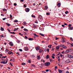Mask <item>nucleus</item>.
Wrapping results in <instances>:
<instances>
[{
  "mask_svg": "<svg viewBox=\"0 0 73 73\" xmlns=\"http://www.w3.org/2000/svg\"><path fill=\"white\" fill-rule=\"evenodd\" d=\"M38 20L39 21H41V20L42 19V16L40 15H39L38 16Z\"/></svg>",
  "mask_w": 73,
  "mask_h": 73,
  "instance_id": "nucleus-1",
  "label": "nucleus"
},
{
  "mask_svg": "<svg viewBox=\"0 0 73 73\" xmlns=\"http://www.w3.org/2000/svg\"><path fill=\"white\" fill-rule=\"evenodd\" d=\"M44 65L45 66H48L50 65V62H47L44 63Z\"/></svg>",
  "mask_w": 73,
  "mask_h": 73,
  "instance_id": "nucleus-2",
  "label": "nucleus"
},
{
  "mask_svg": "<svg viewBox=\"0 0 73 73\" xmlns=\"http://www.w3.org/2000/svg\"><path fill=\"white\" fill-rule=\"evenodd\" d=\"M59 46L60 47H62V48H64V49H66V48H67V47H66V46H65L64 45L61 44V45H59Z\"/></svg>",
  "mask_w": 73,
  "mask_h": 73,
  "instance_id": "nucleus-3",
  "label": "nucleus"
},
{
  "mask_svg": "<svg viewBox=\"0 0 73 73\" xmlns=\"http://www.w3.org/2000/svg\"><path fill=\"white\" fill-rule=\"evenodd\" d=\"M62 42L64 43V42L66 41V39L64 38H62Z\"/></svg>",
  "mask_w": 73,
  "mask_h": 73,
  "instance_id": "nucleus-4",
  "label": "nucleus"
},
{
  "mask_svg": "<svg viewBox=\"0 0 73 73\" xmlns=\"http://www.w3.org/2000/svg\"><path fill=\"white\" fill-rule=\"evenodd\" d=\"M8 62V59L7 58V61L6 62H1V64H7Z\"/></svg>",
  "mask_w": 73,
  "mask_h": 73,
  "instance_id": "nucleus-5",
  "label": "nucleus"
},
{
  "mask_svg": "<svg viewBox=\"0 0 73 73\" xmlns=\"http://www.w3.org/2000/svg\"><path fill=\"white\" fill-rule=\"evenodd\" d=\"M30 11V9L29 8H26L25 9V11L26 12H29Z\"/></svg>",
  "mask_w": 73,
  "mask_h": 73,
  "instance_id": "nucleus-6",
  "label": "nucleus"
},
{
  "mask_svg": "<svg viewBox=\"0 0 73 73\" xmlns=\"http://www.w3.org/2000/svg\"><path fill=\"white\" fill-rule=\"evenodd\" d=\"M68 57L69 58H73V56L72 55H68Z\"/></svg>",
  "mask_w": 73,
  "mask_h": 73,
  "instance_id": "nucleus-7",
  "label": "nucleus"
},
{
  "mask_svg": "<svg viewBox=\"0 0 73 73\" xmlns=\"http://www.w3.org/2000/svg\"><path fill=\"white\" fill-rule=\"evenodd\" d=\"M40 58H41V57H40V56L39 55L37 56V60H40Z\"/></svg>",
  "mask_w": 73,
  "mask_h": 73,
  "instance_id": "nucleus-8",
  "label": "nucleus"
},
{
  "mask_svg": "<svg viewBox=\"0 0 73 73\" xmlns=\"http://www.w3.org/2000/svg\"><path fill=\"white\" fill-rule=\"evenodd\" d=\"M9 45H10L11 46H13V44L12 42H10L9 43Z\"/></svg>",
  "mask_w": 73,
  "mask_h": 73,
  "instance_id": "nucleus-9",
  "label": "nucleus"
},
{
  "mask_svg": "<svg viewBox=\"0 0 73 73\" xmlns=\"http://www.w3.org/2000/svg\"><path fill=\"white\" fill-rule=\"evenodd\" d=\"M29 40H30V41H32V40H33V39L32 38H28Z\"/></svg>",
  "mask_w": 73,
  "mask_h": 73,
  "instance_id": "nucleus-10",
  "label": "nucleus"
},
{
  "mask_svg": "<svg viewBox=\"0 0 73 73\" xmlns=\"http://www.w3.org/2000/svg\"><path fill=\"white\" fill-rule=\"evenodd\" d=\"M58 70L59 71V73H61L62 72V70H61L60 69H58Z\"/></svg>",
  "mask_w": 73,
  "mask_h": 73,
  "instance_id": "nucleus-11",
  "label": "nucleus"
},
{
  "mask_svg": "<svg viewBox=\"0 0 73 73\" xmlns=\"http://www.w3.org/2000/svg\"><path fill=\"white\" fill-rule=\"evenodd\" d=\"M60 46H57L56 47V49H57V50H58V49H60Z\"/></svg>",
  "mask_w": 73,
  "mask_h": 73,
  "instance_id": "nucleus-12",
  "label": "nucleus"
},
{
  "mask_svg": "<svg viewBox=\"0 0 73 73\" xmlns=\"http://www.w3.org/2000/svg\"><path fill=\"white\" fill-rule=\"evenodd\" d=\"M49 57H50L49 56V55H48L46 56V59H48V58H49Z\"/></svg>",
  "mask_w": 73,
  "mask_h": 73,
  "instance_id": "nucleus-13",
  "label": "nucleus"
},
{
  "mask_svg": "<svg viewBox=\"0 0 73 73\" xmlns=\"http://www.w3.org/2000/svg\"><path fill=\"white\" fill-rule=\"evenodd\" d=\"M69 51H70V50H66V53H69Z\"/></svg>",
  "mask_w": 73,
  "mask_h": 73,
  "instance_id": "nucleus-14",
  "label": "nucleus"
},
{
  "mask_svg": "<svg viewBox=\"0 0 73 73\" xmlns=\"http://www.w3.org/2000/svg\"><path fill=\"white\" fill-rule=\"evenodd\" d=\"M39 49V47H38V46H37L36 48V50H38Z\"/></svg>",
  "mask_w": 73,
  "mask_h": 73,
  "instance_id": "nucleus-15",
  "label": "nucleus"
},
{
  "mask_svg": "<svg viewBox=\"0 0 73 73\" xmlns=\"http://www.w3.org/2000/svg\"><path fill=\"white\" fill-rule=\"evenodd\" d=\"M24 49H25V50L27 51L28 50V47H25Z\"/></svg>",
  "mask_w": 73,
  "mask_h": 73,
  "instance_id": "nucleus-16",
  "label": "nucleus"
},
{
  "mask_svg": "<svg viewBox=\"0 0 73 73\" xmlns=\"http://www.w3.org/2000/svg\"><path fill=\"white\" fill-rule=\"evenodd\" d=\"M61 5V4H60V3H58V7H60V5Z\"/></svg>",
  "mask_w": 73,
  "mask_h": 73,
  "instance_id": "nucleus-17",
  "label": "nucleus"
},
{
  "mask_svg": "<svg viewBox=\"0 0 73 73\" xmlns=\"http://www.w3.org/2000/svg\"><path fill=\"white\" fill-rule=\"evenodd\" d=\"M34 28H35L37 27V26L35 24H33V26Z\"/></svg>",
  "mask_w": 73,
  "mask_h": 73,
  "instance_id": "nucleus-18",
  "label": "nucleus"
},
{
  "mask_svg": "<svg viewBox=\"0 0 73 73\" xmlns=\"http://www.w3.org/2000/svg\"><path fill=\"white\" fill-rule=\"evenodd\" d=\"M8 52V54H13V53L12 52Z\"/></svg>",
  "mask_w": 73,
  "mask_h": 73,
  "instance_id": "nucleus-19",
  "label": "nucleus"
},
{
  "mask_svg": "<svg viewBox=\"0 0 73 73\" xmlns=\"http://www.w3.org/2000/svg\"><path fill=\"white\" fill-rule=\"evenodd\" d=\"M43 52V50L42 49H40L39 50V52L41 53V52Z\"/></svg>",
  "mask_w": 73,
  "mask_h": 73,
  "instance_id": "nucleus-20",
  "label": "nucleus"
},
{
  "mask_svg": "<svg viewBox=\"0 0 73 73\" xmlns=\"http://www.w3.org/2000/svg\"><path fill=\"white\" fill-rule=\"evenodd\" d=\"M17 22H18V21L17 20H15L13 21L14 23H17Z\"/></svg>",
  "mask_w": 73,
  "mask_h": 73,
  "instance_id": "nucleus-21",
  "label": "nucleus"
},
{
  "mask_svg": "<svg viewBox=\"0 0 73 73\" xmlns=\"http://www.w3.org/2000/svg\"><path fill=\"white\" fill-rule=\"evenodd\" d=\"M52 44H51L50 45H49L48 46V47L49 48H52Z\"/></svg>",
  "mask_w": 73,
  "mask_h": 73,
  "instance_id": "nucleus-22",
  "label": "nucleus"
},
{
  "mask_svg": "<svg viewBox=\"0 0 73 73\" xmlns=\"http://www.w3.org/2000/svg\"><path fill=\"white\" fill-rule=\"evenodd\" d=\"M5 52H6V53H7V52H9V50H8V49H6V50H5Z\"/></svg>",
  "mask_w": 73,
  "mask_h": 73,
  "instance_id": "nucleus-23",
  "label": "nucleus"
},
{
  "mask_svg": "<svg viewBox=\"0 0 73 73\" xmlns=\"http://www.w3.org/2000/svg\"><path fill=\"white\" fill-rule=\"evenodd\" d=\"M69 28L71 30H73V27H71Z\"/></svg>",
  "mask_w": 73,
  "mask_h": 73,
  "instance_id": "nucleus-24",
  "label": "nucleus"
},
{
  "mask_svg": "<svg viewBox=\"0 0 73 73\" xmlns=\"http://www.w3.org/2000/svg\"><path fill=\"white\" fill-rule=\"evenodd\" d=\"M24 30L25 31H26V32H27V31H28V30L26 29H24Z\"/></svg>",
  "mask_w": 73,
  "mask_h": 73,
  "instance_id": "nucleus-25",
  "label": "nucleus"
},
{
  "mask_svg": "<svg viewBox=\"0 0 73 73\" xmlns=\"http://www.w3.org/2000/svg\"><path fill=\"white\" fill-rule=\"evenodd\" d=\"M39 34L40 35H41L42 36H44V35L41 33H40Z\"/></svg>",
  "mask_w": 73,
  "mask_h": 73,
  "instance_id": "nucleus-26",
  "label": "nucleus"
},
{
  "mask_svg": "<svg viewBox=\"0 0 73 73\" xmlns=\"http://www.w3.org/2000/svg\"><path fill=\"white\" fill-rule=\"evenodd\" d=\"M31 66H33V67H34V68H35V67H36V66H35V64H32Z\"/></svg>",
  "mask_w": 73,
  "mask_h": 73,
  "instance_id": "nucleus-27",
  "label": "nucleus"
},
{
  "mask_svg": "<svg viewBox=\"0 0 73 73\" xmlns=\"http://www.w3.org/2000/svg\"><path fill=\"white\" fill-rule=\"evenodd\" d=\"M6 25H8V27H9L11 26V25H10V24L7 23H6Z\"/></svg>",
  "mask_w": 73,
  "mask_h": 73,
  "instance_id": "nucleus-28",
  "label": "nucleus"
},
{
  "mask_svg": "<svg viewBox=\"0 0 73 73\" xmlns=\"http://www.w3.org/2000/svg\"><path fill=\"white\" fill-rule=\"evenodd\" d=\"M1 30L2 31H4V29H3V28L2 27H1Z\"/></svg>",
  "mask_w": 73,
  "mask_h": 73,
  "instance_id": "nucleus-29",
  "label": "nucleus"
},
{
  "mask_svg": "<svg viewBox=\"0 0 73 73\" xmlns=\"http://www.w3.org/2000/svg\"><path fill=\"white\" fill-rule=\"evenodd\" d=\"M45 8L46 9H48V7L47 6H46L45 7Z\"/></svg>",
  "mask_w": 73,
  "mask_h": 73,
  "instance_id": "nucleus-30",
  "label": "nucleus"
},
{
  "mask_svg": "<svg viewBox=\"0 0 73 73\" xmlns=\"http://www.w3.org/2000/svg\"><path fill=\"white\" fill-rule=\"evenodd\" d=\"M31 17H34V18H35L36 17L35 16H34V15H31Z\"/></svg>",
  "mask_w": 73,
  "mask_h": 73,
  "instance_id": "nucleus-31",
  "label": "nucleus"
},
{
  "mask_svg": "<svg viewBox=\"0 0 73 73\" xmlns=\"http://www.w3.org/2000/svg\"><path fill=\"white\" fill-rule=\"evenodd\" d=\"M68 26L69 28H71V27H72V25H69Z\"/></svg>",
  "mask_w": 73,
  "mask_h": 73,
  "instance_id": "nucleus-32",
  "label": "nucleus"
},
{
  "mask_svg": "<svg viewBox=\"0 0 73 73\" xmlns=\"http://www.w3.org/2000/svg\"><path fill=\"white\" fill-rule=\"evenodd\" d=\"M68 13H69V12L67 11H66V12H65V13L66 14H68Z\"/></svg>",
  "mask_w": 73,
  "mask_h": 73,
  "instance_id": "nucleus-33",
  "label": "nucleus"
},
{
  "mask_svg": "<svg viewBox=\"0 0 73 73\" xmlns=\"http://www.w3.org/2000/svg\"><path fill=\"white\" fill-rule=\"evenodd\" d=\"M10 33H11L12 34H15V33L14 32H11Z\"/></svg>",
  "mask_w": 73,
  "mask_h": 73,
  "instance_id": "nucleus-34",
  "label": "nucleus"
},
{
  "mask_svg": "<svg viewBox=\"0 0 73 73\" xmlns=\"http://www.w3.org/2000/svg\"><path fill=\"white\" fill-rule=\"evenodd\" d=\"M26 64H25V63H22V65H25Z\"/></svg>",
  "mask_w": 73,
  "mask_h": 73,
  "instance_id": "nucleus-35",
  "label": "nucleus"
},
{
  "mask_svg": "<svg viewBox=\"0 0 73 73\" xmlns=\"http://www.w3.org/2000/svg\"><path fill=\"white\" fill-rule=\"evenodd\" d=\"M34 35H35V36H36V37H38V36L37 35V34H34Z\"/></svg>",
  "mask_w": 73,
  "mask_h": 73,
  "instance_id": "nucleus-36",
  "label": "nucleus"
},
{
  "mask_svg": "<svg viewBox=\"0 0 73 73\" xmlns=\"http://www.w3.org/2000/svg\"><path fill=\"white\" fill-rule=\"evenodd\" d=\"M50 14V13H46V15H49Z\"/></svg>",
  "mask_w": 73,
  "mask_h": 73,
  "instance_id": "nucleus-37",
  "label": "nucleus"
},
{
  "mask_svg": "<svg viewBox=\"0 0 73 73\" xmlns=\"http://www.w3.org/2000/svg\"><path fill=\"white\" fill-rule=\"evenodd\" d=\"M23 24H25V25L27 24V23H26V22H24L23 23Z\"/></svg>",
  "mask_w": 73,
  "mask_h": 73,
  "instance_id": "nucleus-38",
  "label": "nucleus"
},
{
  "mask_svg": "<svg viewBox=\"0 0 73 73\" xmlns=\"http://www.w3.org/2000/svg\"><path fill=\"white\" fill-rule=\"evenodd\" d=\"M64 52H65V51L64 50L62 52V54H64Z\"/></svg>",
  "mask_w": 73,
  "mask_h": 73,
  "instance_id": "nucleus-39",
  "label": "nucleus"
},
{
  "mask_svg": "<svg viewBox=\"0 0 73 73\" xmlns=\"http://www.w3.org/2000/svg\"><path fill=\"white\" fill-rule=\"evenodd\" d=\"M14 5H15V6H16L17 5V4L16 3H15L14 4Z\"/></svg>",
  "mask_w": 73,
  "mask_h": 73,
  "instance_id": "nucleus-40",
  "label": "nucleus"
},
{
  "mask_svg": "<svg viewBox=\"0 0 73 73\" xmlns=\"http://www.w3.org/2000/svg\"><path fill=\"white\" fill-rule=\"evenodd\" d=\"M52 58H53V59H54V58H55V57H54V56H52Z\"/></svg>",
  "mask_w": 73,
  "mask_h": 73,
  "instance_id": "nucleus-41",
  "label": "nucleus"
},
{
  "mask_svg": "<svg viewBox=\"0 0 73 73\" xmlns=\"http://www.w3.org/2000/svg\"><path fill=\"white\" fill-rule=\"evenodd\" d=\"M19 51H20V52H22L23 51V50L21 49H19Z\"/></svg>",
  "mask_w": 73,
  "mask_h": 73,
  "instance_id": "nucleus-42",
  "label": "nucleus"
},
{
  "mask_svg": "<svg viewBox=\"0 0 73 73\" xmlns=\"http://www.w3.org/2000/svg\"><path fill=\"white\" fill-rule=\"evenodd\" d=\"M3 11H7V9H3Z\"/></svg>",
  "mask_w": 73,
  "mask_h": 73,
  "instance_id": "nucleus-43",
  "label": "nucleus"
},
{
  "mask_svg": "<svg viewBox=\"0 0 73 73\" xmlns=\"http://www.w3.org/2000/svg\"><path fill=\"white\" fill-rule=\"evenodd\" d=\"M44 64L42 63L41 64V65H42V66H44Z\"/></svg>",
  "mask_w": 73,
  "mask_h": 73,
  "instance_id": "nucleus-44",
  "label": "nucleus"
},
{
  "mask_svg": "<svg viewBox=\"0 0 73 73\" xmlns=\"http://www.w3.org/2000/svg\"><path fill=\"white\" fill-rule=\"evenodd\" d=\"M17 31V29L16 28H15L14 29V31Z\"/></svg>",
  "mask_w": 73,
  "mask_h": 73,
  "instance_id": "nucleus-45",
  "label": "nucleus"
},
{
  "mask_svg": "<svg viewBox=\"0 0 73 73\" xmlns=\"http://www.w3.org/2000/svg\"><path fill=\"white\" fill-rule=\"evenodd\" d=\"M7 31H8L9 32H11V31L10 30H9V29H7Z\"/></svg>",
  "mask_w": 73,
  "mask_h": 73,
  "instance_id": "nucleus-46",
  "label": "nucleus"
},
{
  "mask_svg": "<svg viewBox=\"0 0 73 73\" xmlns=\"http://www.w3.org/2000/svg\"><path fill=\"white\" fill-rule=\"evenodd\" d=\"M10 18H12V16L11 15H10Z\"/></svg>",
  "mask_w": 73,
  "mask_h": 73,
  "instance_id": "nucleus-47",
  "label": "nucleus"
},
{
  "mask_svg": "<svg viewBox=\"0 0 73 73\" xmlns=\"http://www.w3.org/2000/svg\"><path fill=\"white\" fill-rule=\"evenodd\" d=\"M60 56L61 57H62V56H63V55H62V54H60Z\"/></svg>",
  "mask_w": 73,
  "mask_h": 73,
  "instance_id": "nucleus-48",
  "label": "nucleus"
},
{
  "mask_svg": "<svg viewBox=\"0 0 73 73\" xmlns=\"http://www.w3.org/2000/svg\"><path fill=\"white\" fill-rule=\"evenodd\" d=\"M35 23L36 24H38V22L37 21H35Z\"/></svg>",
  "mask_w": 73,
  "mask_h": 73,
  "instance_id": "nucleus-49",
  "label": "nucleus"
},
{
  "mask_svg": "<svg viewBox=\"0 0 73 73\" xmlns=\"http://www.w3.org/2000/svg\"><path fill=\"white\" fill-rule=\"evenodd\" d=\"M6 57H7V56H2V58H6Z\"/></svg>",
  "mask_w": 73,
  "mask_h": 73,
  "instance_id": "nucleus-50",
  "label": "nucleus"
},
{
  "mask_svg": "<svg viewBox=\"0 0 73 73\" xmlns=\"http://www.w3.org/2000/svg\"><path fill=\"white\" fill-rule=\"evenodd\" d=\"M62 27H65V25H62Z\"/></svg>",
  "mask_w": 73,
  "mask_h": 73,
  "instance_id": "nucleus-51",
  "label": "nucleus"
},
{
  "mask_svg": "<svg viewBox=\"0 0 73 73\" xmlns=\"http://www.w3.org/2000/svg\"><path fill=\"white\" fill-rule=\"evenodd\" d=\"M52 50H54V48H52Z\"/></svg>",
  "mask_w": 73,
  "mask_h": 73,
  "instance_id": "nucleus-52",
  "label": "nucleus"
},
{
  "mask_svg": "<svg viewBox=\"0 0 73 73\" xmlns=\"http://www.w3.org/2000/svg\"><path fill=\"white\" fill-rule=\"evenodd\" d=\"M2 19L4 21L5 20V19H6V18H3Z\"/></svg>",
  "mask_w": 73,
  "mask_h": 73,
  "instance_id": "nucleus-53",
  "label": "nucleus"
},
{
  "mask_svg": "<svg viewBox=\"0 0 73 73\" xmlns=\"http://www.w3.org/2000/svg\"><path fill=\"white\" fill-rule=\"evenodd\" d=\"M70 45H71V46H73V44H70Z\"/></svg>",
  "mask_w": 73,
  "mask_h": 73,
  "instance_id": "nucleus-54",
  "label": "nucleus"
},
{
  "mask_svg": "<svg viewBox=\"0 0 73 73\" xmlns=\"http://www.w3.org/2000/svg\"><path fill=\"white\" fill-rule=\"evenodd\" d=\"M64 25H68V24L66 23H64Z\"/></svg>",
  "mask_w": 73,
  "mask_h": 73,
  "instance_id": "nucleus-55",
  "label": "nucleus"
},
{
  "mask_svg": "<svg viewBox=\"0 0 73 73\" xmlns=\"http://www.w3.org/2000/svg\"><path fill=\"white\" fill-rule=\"evenodd\" d=\"M50 62H52V60H51L50 59Z\"/></svg>",
  "mask_w": 73,
  "mask_h": 73,
  "instance_id": "nucleus-56",
  "label": "nucleus"
},
{
  "mask_svg": "<svg viewBox=\"0 0 73 73\" xmlns=\"http://www.w3.org/2000/svg\"><path fill=\"white\" fill-rule=\"evenodd\" d=\"M47 51H48V52H49V48H48V49H47Z\"/></svg>",
  "mask_w": 73,
  "mask_h": 73,
  "instance_id": "nucleus-57",
  "label": "nucleus"
},
{
  "mask_svg": "<svg viewBox=\"0 0 73 73\" xmlns=\"http://www.w3.org/2000/svg\"><path fill=\"white\" fill-rule=\"evenodd\" d=\"M10 65H11L12 66H13V65L12 64V63H11V62L10 63Z\"/></svg>",
  "mask_w": 73,
  "mask_h": 73,
  "instance_id": "nucleus-58",
  "label": "nucleus"
},
{
  "mask_svg": "<svg viewBox=\"0 0 73 73\" xmlns=\"http://www.w3.org/2000/svg\"><path fill=\"white\" fill-rule=\"evenodd\" d=\"M57 66H55V69H57Z\"/></svg>",
  "mask_w": 73,
  "mask_h": 73,
  "instance_id": "nucleus-59",
  "label": "nucleus"
},
{
  "mask_svg": "<svg viewBox=\"0 0 73 73\" xmlns=\"http://www.w3.org/2000/svg\"><path fill=\"white\" fill-rule=\"evenodd\" d=\"M11 37H14V36H13V35H11Z\"/></svg>",
  "mask_w": 73,
  "mask_h": 73,
  "instance_id": "nucleus-60",
  "label": "nucleus"
},
{
  "mask_svg": "<svg viewBox=\"0 0 73 73\" xmlns=\"http://www.w3.org/2000/svg\"><path fill=\"white\" fill-rule=\"evenodd\" d=\"M16 53L17 54H18V55H20V54H19V52H17Z\"/></svg>",
  "mask_w": 73,
  "mask_h": 73,
  "instance_id": "nucleus-61",
  "label": "nucleus"
},
{
  "mask_svg": "<svg viewBox=\"0 0 73 73\" xmlns=\"http://www.w3.org/2000/svg\"><path fill=\"white\" fill-rule=\"evenodd\" d=\"M55 39H56V40H58V38H56Z\"/></svg>",
  "mask_w": 73,
  "mask_h": 73,
  "instance_id": "nucleus-62",
  "label": "nucleus"
},
{
  "mask_svg": "<svg viewBox=\"0 0 73 73\" xmlns=\"http://www.w3.org/2000/svg\"><path fill=\"white\" fill-rule=\"evenodd\" d=\"M25 37L26 38H28V37L27 36H25Z\"/></svg>",
  "mask_w": 73,
  "mask_h": 73,
  "instance_id": "nucleus-63",
  "label": "nucleus"
},
{
  "mask_svg": "<svg viewBox=\"0 0 73 73\" xmlns=\"http://www.w3.org/2000/svg\"><path fill=\"white\" fill-rule=\"evenodd\" d=\"M49 71V70H46V72H48Z\"/></svg>",
  "mask_w": 73,
  "mask_h": 73,
  "instance_id": "nucleus-64",
  "label": "nucleus"
}]
</instances>
